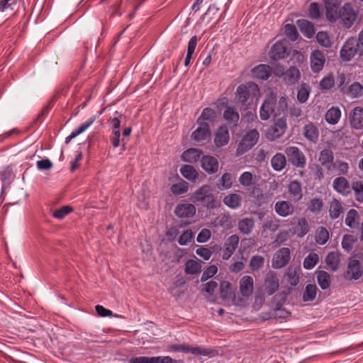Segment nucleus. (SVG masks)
I'll list each match as a JSON object with an SVG mask.
<instances>
[{
  "label": "nucleus",
  "mask_w": 363,
  "mask_h": 363,
  "mask_svg": "<svg viewBox=\"0 0 363 363\" xmlns=\"http://www.w3.org/2000/svg\"><path fill=\"white\" fill-rule=\"evenodd\" d=\"M191 200L198 206L213 210L220 206V201L213 192L211 185L204 184L196 189L191 196Z\"/></svg>",
  "instance_id": "1"
},
{
  "label": "nucleus",
  "mask_w": 363,
  "mask_h": 363,
  "mask_svg": "<svg viewBox=\"0 0 363 363\" xmlns=\"http://www.w3.org/2000/svg\"><path fill=\"white\" fill-rule=\"evenodd\" d=\"M259 93L258 85L255 82H248L237 87L235 98L238 103L245 105L249 99H253Z\"/></svg>",
  "instance_id": "2"
},
{
  "label": "nucleus",
  "mask_w": 363,
  "mask_h": 363,
  "mask_svg": "<svg viewBox=\"0 0 363 363\" xmlns=\"http://www.w3.org/2000/svg\"><path fill=\"white\" fill-rule=\"evenodd\" d=\"M168 350L174 352H181L184 353L190 352L194 355L208 356L209 357H213L218 354V351L214 349L203 348L201 347H192L186 344L172 345L169 346Z\"/></svg>",
  "instance_id": "3"
},
{
  "label": "nucleus",
  "mask_w": 363,
  "mask_h": 363,
  "mask_svg": "<svg viewBox=\"0 0 363 363\" xmlns=\"http://www.w3.org/2000/svg\"><path fill=\"white\" fill-rule=\"evenodd\" d=\"M286 118L283 116L275 120L273 125L266 130V137L270 141H274L281 138L286 131Z\"/></svg>",
  "instance_id": "4"
},
{
  "label": "nucleus",
  "mask_w": 363,
  "mask_h": 363,
  "mask_svg": "<svg viewBox=\"0 0 363 363\" xmlns=\"http://www.w3.org/2000/svg\"><path fill=\"white\" fill-rule=\"evenodd\" d=\"M285 154L289 162L296 168H304L306 158L303 152L296 146H290L285 149Z\"/></svg>",
  "instance_id": "5"
},
{
  "label": "nucleus",
  "mask_w": 363,
  "mask_h": 363,
  "mask_svg": "<svg viewBox=\"0 0 363 363\" xmlns=\"http://www.w3.org/2000/svg\"><path fill=\"white\" fill-rule=\"evenodd\" d=\"M357 14L352 3L347 2L341 8L339 19L341 20L345 28H350L354 23Z\"/></svg>",
  "instance_id": "6"
},
{
  "label": "nucleus",
  "mask_w": 363,
  "mask_h": 363,
  "mask_svg": "<svg viewBox=\"0 0 363 363\" xmlns=\"http://www.w3.org/2000/svg\"><path fill=\"white\" fill-rule=\"evenodd\" d=\"M290 54V51L287 48V42L286 40H280L277 41L271 48L269 52L270 59L272 61H279L286 58Z\"/></svg>",
  "instance_id": "7"
},
{
  "label": "nucleus",
  "mask_w": 363,
  "mask_h": 363,
  "mask_svg": "<svg viewBox=\"0 0 363 363\" xmlns=\"http://www.w3.org/2000/svg\"><path fill=\"white\" fill-rule=\"evenodd\" d=\"M259 137V132L256 129L247 131L238 144V150L241 153L246 152L256 145Z\"/></svg>",
  "instance_id": "8"
},
{
  "label": "nucleus",
  "mask_w": 363,
  "mask_h": 363,
  "mask_svg": "<svg viewBox=\"0 0 363 363\" xmlns=\"http://www.w3.org/2000/svg\"><path fill=\"white\" fill-rule=\"evenodd\" d=\"M324 3L327 19L332 23L337 21L341 11V1L340 0H324Z\"/></svg>",
  "instance_id": "9"
},
{
  "label": "nucleus",
  "mask_w": 363,
  "mask_h": 363,
  "mask_svg": "<svg viewBox=\"0 0 363 363\" xmlns=\"http://www.w3.org/2000/svg\"><path fill=\"white\" fill-rule=\"evenodd\" d=\"M129 363H182V360L172 359L169 356L136 357L128 360Z\"/></svg>",
  "instance_id": "10"
},
{
  "label": "nucleus",
  "mask_w": 363,
  "mask_h": 363,
  "mask_svg": "<svg viewBox=\"0 0 363 363\" xmlns=\"http://www.w3.org/2000/svg\"><path fill=\"white\" fill-rule=\"evenodd\" d=\"M290 259V249L288 247H282L275 252L272 259V267L274 269H281L289 262Z\"/></svg>",
  "instance_id": "11"
},
{
  "label": "nucleus",
  "mask_w": 363,
  "mask_h": 363,
  "mask_svg": "<svg viewBox=\"0 0 363 363\" xmlns=\"http://www.w3.org/2000/svg\"><path fill=\"white\" fill-rule=\"evenodd\" d=\"M277 97L272 94L267 96L259 110V116L262 121L268 120L272 113L274 111L276 106Z\"/></svg>",
  "instance_id": "12"
},
{
  "label": "nucleus",
  "mask_w": 363,
  "mask_h": 363,
  "mask_svg": "<svg viewBox=\"0 0 363 363\" xmlns=\"http://www.w3.org/2000/svg\"><path fill=\"white\" fill-rule=\"evenodd\" d=\"M340 58L343 62H350L357 55L356 46L354 45V37L349 38L343 44L340 52Z\"/></svg>",
  "instance_id": "13"
},
{
  "label": "nucleus",
  "mask_w": 363,
  "mask_h": 363,
  "mask_svg": "<svg viewBox=\"0 0 363 363\" xmlns=\"http://www.w3.org/2000/svg\"><path fill=\"white\" fill-rule=\"evenodd\" d=\"M325 63V55L319 50H314L310 55V65L313 73H319Z\"/></svg>",
  "instance_id": "14"
},
{
  "label": "nucleus",
  "mask_w": 363,
  "mask_h": 363,
  "mask_svg": "<svg viewBox=\"0 0 363 363\" xmlns=\"http://www.w3.org/2000/svg\"><path fill=\"white\" fill-rule=\"evenodd\" d=\"M198 128L191 133V139L196 143H203L211 137V128L207 122L197 123Z\"/></svg>",
  "instance_id": "15"
},
{
  "label": "nucleus",
  "mask_w": 363,
  "mask_h": 363,
  "mask_svg": "<svg viewBox=\"0 0 363 363\" xmlns=\"http://www.w3.org/2000/svg\"><path fill=\"white\" fill-rule=\"evenodd\" d=\"M264 286L266 292L271 296L277 292L279 287V280L275 272L269 270L264 277Z\"/></svg>",
  "instance_id": "16"
},
{
  "label": "nucleus",
  "mask_w": 363,
  "mask_h": 363,
  "mask_svg": "<svg viewBox=\"0 0 363 363\" xmlns=\"http://www.w3.org/2000/svg\"><path fill=\"white\" fill-rule=\"evenodd\" d=\"M363 274V269L359 261L355 258H350L347 269L346 271V277L349 279H359Z\"/></svg>",
  "instance_id": "17"
},
{
  "label": "nucleus",
  "mask_w": 363,
  "mask_h": 363,
  "mask_svg": "<svg viewBox=\"0 0 363 363\" xmlns=\"http://www.w3.org/2000/svg\"><path fill=\"white\" fill-rule=\"evenodd\" d=\"M333 187L338 194L348 196L352 193V184L345 177H336L333 182Z\"/></svg>",
  "instance_id": "18"
},
{
  "label": "nucleus",
  "mask_w": 363,
  "mask_h": 363,
  "mask_svg": "<svg viewBox=\"0 0 363 363\" xmlns=\"http://www.w3.org/2000/svg\"><path fill=\"white\" fill-rule=\"evenodd\" d=\"M239 241L240 238L236 234L230 235L225 240L223 250V259L228 260L233 255L238 247Z\"/></svg>",
  "instance_id": "19"
},
{
  "label": "nucleus",
  "mask_w": 363,
  "mask_h": 363,
  "mask_svg": "<svg viewBox=\"0 0 363 363\" xmlns=\"http://www.w3.org/2000/svg\"><path fill=\"white\" fill-rule=\"evenodd\" d=\"M230 140V133L226 125H220L214 135V145L216 147L226 145Z\"/></svg>",
  "instance_id": "20"
},
{
  "label": "nucleus",
  "mask_w": 363,
  "mask_h": 363,
  "mask_svg": "<svg viewBox=\"0 0 363 363\" xmlns=\"http://www.w3.org/2000/svg\"><path fill=\"white\" fill-rule=\"evenodd\" d=\"M201 167L208 174H213L218 170L219 162L217 158L211 155H203L201 159Z\"/></svg>",
  "instance_id": "21"
},
{
  "label": "nucleus",
  "mask_w": 363,
  "mask_h": 363,
  "mask_svg": "<svg viewBox=\"0 0 363 363\" xmlns=\"http://www.w3.org/2000/svg\"><path fill=\"white\" fill-rule=\"evenodd\" d=\"M251 73L254 79L266 81L272 76V71L269 65L260 64L252 68Z\"/></svg>",
  "instance_id": "22"
},
{
  "label": "nucleus",
  "mask_w": 363,
  "mask_h": 363,
  "mask_svg": "<svg viewBox=\"0 0 363 363\" xmlns=\"http://www.w3.org/2000/svg\"><path fill=\"white\" fill-rule=\"evenodd\" d=\"M351 127L356 130L363 129V108L357 106L350 113Z\"/></svg>",
  "instance_id": "23"
},
{
  "label": "nucleus",
  "mask_w": 363,
  "mask_h": 363,
  "mask_svg": "<svg viewBox=\"0 0 363 363\" xmlns=\"http://www.w3.org/2000/svg\"><path fill=\"white\" fill-rule=\"evenodd\" d=\"M175 215L180 218H189L196 213V207L191 203H179L174 209Z\"/></svg>",
  "instance_id": "24"
},
{
  "label": "nucleus",
  "mask_w": 363,
  "mask_h": 363,
  "mask_svg": "<svg viewBox=\"0 0 363 363\" xmlns=\"http://www.w3.org/2000/svg\"><path fill=\"white\" fill-rule=\"evenodd\" d=\"M275 212L281 217H287L294 212V207L289 201H279L274 205Z\"/></svg>",
  "instance_id": "25"
},
{
  "label": "nucleus",
  "mask_w": 363,
  "mask_h": 363,
  "mask_svg": "<svg viewBox=\"0 0 363 363\" xmlns=\"http://www.w3.org/2000/svg\"><path fill=\"white\" fill-rule=\"evenodd\" d=\"M303 135L308 141L316 143L319 138V130L313 123L308 122L303 128Z\"/></svg>",
  "instance_id": "26"
},
{
  "label": "nucleus",
  "mask_w": 363,
  "mask_h": 363,
  "mask_svg": "<svg viewBox=\"0 0 363 363\" xmlns=\"http://www.w3.org/2000/svg\"><path fill=\"white\" fill-rule=\"evenodd\" d=\"M224 120L232 126V128L237 127L240 120V115L233 106H227L223 112Z\"/></svg>",
  "instance_id": "27"
},
{
  "label": "nucleus",
  "mask_w": 363,
  "mask_h": 363,
  "mask_svg": "<svg viewBox=\"0 0 363 363\" xmlns=\"http://www.w3.org/2000/svg\"><path fill=\"white\" fill-rule=\"evenodd\" d=\"M254 280L251 276L245 275L240 280V290L244 297H249L253 292Z\"/></svg>",
  "instance_id": "28"
},
{
  "label": "nucleus",
  "mask_w": 363,
  "mask_h": 363,
  "mask_svg": "<svg viewBox=\"0 0 363 363\" xmlns=\"http://www.w3.org/2000/svg\"><path fill=\"white\" fill-rule=\"evenodd\" d=\"M288 192L294 201L301 200L303 197L301 182L297 179L291 181L288 185Z\"/></svg>",
  "instance_id": "29"
},
{
  "label": "nucleus",
  "mask_w": 363,
  "mask_h": 363,
  "mask_svg": "<svg viewBox=\"0 0 363 363\" xmlns=\"http://www.w3.org/2000/svg\"><path fill=\"white\" fill-rule=\"evenodd\" d=\"M202 155L203 151L201 150L196 148H189L182 153V158L185 162L194 163L201 159L203 156Z\"/></svg>",
  "instance_id": "30"
},
{
  "label": "nucleus",
  "mask_w": 363,
  "mask_h": 363,
  "mask_svg": "<svg viewBox=\"0 0 363 363\" xmlns=\"http://www.w3.org/2000/svg\"><path fill=\"white\" fill-rule=\"evenodd\" d=\"M300 78L301 73L299 69L295 66H291L284 72L283 79L288 84H294Z\"/></svg>",
  "instance_id": "31"
},
{
  "label": "nucleus",
  "mask_w": 363,
  "mask_h": 363,
  "mask_svg": "<svg viewBox=\"0 0 363 363\" xmlns=\"http://www.w3.org/2000/svg\"><path fill=\"white\" fill-rule=\"evenodd\" d=\"M297 25L300 31L308 38H311L315 33L314 26L309 21L306 19H299L297 21Z\"/></svg>",
  "instance_id": "32"
},
{
  "label": "nucleus",
  "mask_w": 363,
  "mask_h": 363,
  "mask_svg": "<svg viewBox=\"0 0 363 363\" xmlns=\"http://www.w3.org/2000/svg\"><path fill=\"white\" fill-rule=\"evenodd\" d=\"M242 196L238 194H229L223 198V203L231 209H237L241 205Z\"/></svg>",
  "instance_id": "33"
},
{
  "label": "nucleus",
  "mask_w": 363,
  "mask_h": 363,
  "mask_svg": "<svg viewBox=\"0 0 363 363\" xmlns=\"http://www.w3.org/2000/svg\"><path fill=\"white\" fill-rule=\"evenodd\" d=\"M238 227L243 235H249L255 227V220L252 218H243L238 221Z\"/></svg>",
  "instance_id": "34"
},
{
  "label": "nucleus",
  "mask_w": 363,
  "mask_h": 363,
  "mask_svg": "<svg viewBox=\"0 0 363 363\" xmlns=\"http://www.w3.org/2000/svg\"><path fill=\"white\" fill-rule=\"evenodd\" d=\"M271 165L274 170L280 172L284 169L286 165V159L283 153H276L271 160Z\"/></svg>",
  "instance_id": "35"
},
{
  "label": "nucleus",
  "mask_w": 363,
  "mask_h": 363,
  "mask_svg": "<svg viewBox=\"0 0 363 363\" xmlns=\"http://www.w3.org/2000/svg\"><path fill=\"white\" fill-rule=\"evenodd\" d=\"M325 261L328 269L332 271H337L340 267V254L337 252H330L327 255Z\"/></svg>",
  "instance_id": "36"
},
{
  "label": "nucleus",
  "mask_w": 363,
  "mask_h": 363,
  "mask_svg": "<svg viewBox=\"0 0 363 363\" xmlns=\"http://www.w3.org/2000/svg\"><path fill=\"white\" fill-rule=\"evenodd\" d=\"M340 116V109L337 106H333L327 111L325 118L328 123L335 125L338 123Z\"/></svg>",
  "instance_id": "37"
},
{
  "label": "nucleus",
  "mask_w": 363,
  "mask_h": 363,
  "mask_svg": "<svg viewBox=\"0 0 363 363\" xmlns=\"http://www.w3.org/2000/svg\"><path fill=\"white\" fill-rule=\"evenodd\" d=\"M95 119V117H91L89 118L86 122L81 124L77 129L72 131L71 134L65 138V143H69L73 138L84 132L89 126L92 125Z\"/></svg>",
  "instance_id": "38"
},
{
  "label": "nucleus",
  "mask_w": 363,
  "mask_h": 363,
  "mask_svg": "<svg viewBox=\"0 0 363 363\" xmlns=\"http://www.w3.org/2000/svg\"><path fill=\"white\" fill-rule=\"evenodd\" d=\"M182 175L189 181L196 182L199 177V174L195 168L189 164H184L180 168Z\"/></svg>",
  "instance_id": "39"
},
{
  "label": "nucleus",
  "mask_w": 363,
  "mask_h": 363,
  "mask_svg": "<svg viewBox=\"0 0 363 363\" xmlns=\"http://www.w3.org/2000/svg\"><path fill=\"white\" fill-rule=\"evenodd\" d=\"M201 263L199 259H189L185 264V272L187 274H196L201 272Z\"/></svg>",
  "instance_id": "40"
},
{
  "label": "nucleus",
  "mask_w": 363,
  "mask_h": 363,
  "mask_svg": "<svg viewBox=\"0 0 363 363\" xmlns=\"http://www.w3.org/2000/svg\"><path fill=\"white\" fill-rule=\"evenodd\" d=\"M317 281L320 287L323 290H325L329 288L330 284V274L323 270H317Z\"/></svg>",
  "instance_id": "41"
},
{
  "label": "nucleus",
  "mask_w": 363,
  "mask_h": 363,
  "mask_svg": "<svg viewBox=\"0 0 363 363\" xmlns=\"http://www.w3.org/2000/svg\"><path fill=\"white\" fill-rule=\"evenodd\" d=\"M334 160V154L329 148H325L320 152L318 161L322 166L328 167Z\"/></svg>",
  "instance_id": "42"
},
{
  "label": "nucleus",
  "mask_w": 363,
  "mask_h": 363,
  "mask_svg": "<svg viewBox=\"0 0 363 363\" xmlns=\"http://www.w3.org/2000/svg\"><path fill=\"white\" fill-rule=\"evenodd\" d=\"M353 98L361 96L363 94V86L359 82L352 83L343 93Z\"/></svg>",
  "instance_id": "43"
},
{
  "label": "nucleus",
  "mask_w": 363,
  "mask_h": 363,
  "mask_svg": "<svg viewBox=\"0 0 363 363\" xmlns=\"http://www.w3.org/2000/svg\"><path fill=\"white\" fill-rule=\"evenodd\" d=\"M359 214L354 209H350L345 218V224L350 228H356L359 225Z\"/></svg>",
  "instance_id": "44"
},
{
  "label": "nucleus",
  "mask_w": 363,
  "mask_h": 363,
  "mask_svg": "<svg viewBox=\"0 0 363 363\" xmlns=\"http://www.w3.org/2000/svg\"><path fill=\"white\" fill-rule=\"evenodd\" d=\"M318 291V289L316 285L312 284H307L303 294V301L304 302L313 301L316 297Z\"/></svg>",
  "instance_id": "45"
},
{
  "label": "nucleus",
  "mask_w": 363,
  "mask_h": 363,
  "mask_svg": "<svg viewBox=\"0 0 363 363\" xmlns=\"http://www.w3.org/2000/svg\"><path fill=\"white\" fill-rule=\"evenodd\" d=\"M216 118V113L214 109L207 107L203 108L201 116L197 119V123L213 122Z\"/></svg>",
  "instance_id": "46"
},
{
  "label": "nucleus",
  "mask_w": 363,
  "mask_h": 363,
  "mask_svg": "<svg viewBox=\"0 0 363 363\" xmlns=\"http://www.w3.org/2000/svg\"><path fill=\"white\" fill-rule=\"evenodd\" d=\"M343 212V208L341 203L337 200L333 201L330 204L329 215L332 219L337 218Z\"/></svg>",
  "instance_id": "47"
},
{
  "label": "nucleus",
  "mask_w": 363,
  "mask_h": 363,
  "mask_svg": "<svg viewBox=\"0 0 363 363\" xmlns=\"http://www.w3.org/2000/svg\"><path fill=\"white\" fill-rule=\"evenodd\" d=\"M352 191L354 192V199L359 203H363V182L354 181L352 182Z\"/></svg>",
  "instance_id": "48"
},
{
  "label": "nucleus",
  "mask_w": 363,
  "mask_h": 363,
  "mask_svg": "<svg viewBox=\"0 0 363 363\" xmlns=\"http://www.w3.org/2000/svg\"><path fill=\"white\" fill-rule=\"evenodd\" d=\"M239 182L244 187L249 188L255 184V177L250 172H245L240 176Z\"/></svg>",
  "instance_id": "49"
},
{
  "label": "nucleus",
  "mask_w": 363,
  "mask_h": 363,
  "mask_svg": "<svg viewBox=\"0 0 363 363\" xmlns=\"http://www.w3.org/2000/svg\"><path fill=\"white\" fill-rule=\"evenodd\" d=\"M235 177L234 175L230 172H225L220 179V183L221 185V188L218 186L220 189H230L233 186V181Z\"/></svg>",
  "instance_id": "50"
},
{
  "label": "nucleus",
  "mask_w": 363,
  "mask_h": 363,
  "mask_svg": "<svg viewBox=\"0 0 363 363\" xmlns=\"http://www.w3.org/2000/svg\"><path fill=\"white\" fill-rule=\"evenodd\" d=\"M264 264V258L259 255H253L250 261V268L252 272H258Z\"/></svg>",
  "instance_id": "51"
},
{
  "label": "nucleus",
  "mask_w": 363,
  "mask_h": 363,
  "mask_svg": "<svg viewBox=\"0 0 363 363\" xmlns=\"http://www.w3.org/2000/svg\"><path fill=\"white\" fill-rule=\"evenodd\" d=\"M309 232V225L306 218H301L296 227V233L299 238H303Z\"/></svg>",
  "instance_id": "52"
},
{
  "label": "nucleus",
  "mask_w": 363,
  "mask_h": 363,
  "mask_svg": "<svg viewBox=\"0 0 363 363\" xmlns=\"http://www.w3.org/2000/svg\"><path fill=\"white\" fill-rule=\"evenodd\" d=\"M329 240V233L324 227H319L315 233V242L318 245H323Z\"/></svg>",
  "instance_id": "53"
},
{
  "label": "nucleus",
  "mask_w": 363,
  "mask_h": 363,
  "mask_svg": "<svg viewBox=\"0 0 363 363\" xmlns=\"http://www.w3.org/2000/svg\"><path fill=\"white\" fill-rule=\"evenodd\" d=\"M189 184L182 180L181 182L174 184L171 186L170 190L174 195H181L188 191Z\"/></svg>",
  "instance_id": "54"
},
{
  "label": "nucleus",
  "mask_w": 363,
  "mask_h": 363,
  "mask_svg": "<svg viewBox=\"0 0 363 363\" xmlns=\"http://www.w3.org/2000/svg\"><path fill=\"white\" fill-rule=\"evenodd\" d=\"M319 261L318 255L315 252L310 253L303 260V267L306 269H313Z\"/></svg>",
  "instance_id": "55"
},
{
  "label": "nucleus",
  "mask_w": 363,
  "mask_h": 363,
  "mask_svg": "<svg viewBox=\"0 0 363 363\" xmlns=\"http://www.w3.org/2000/svg\"><path fill=\"white\" fill-rule=\"evenodd\" d=\"M316 40L319 45L325 48H328L331 46L332 42L330 38L325 31H319L316 34Z\"/></svg>",
  "instance_id": "56"
},
{
  "label": "nucleus",
  "mask_w": 363,
  "mask_h": 363,
  "mask_svg": "<svg viewBox=\"0 0 363 363\" xmlns=\"http://www.w3.org/2000/svg\"><path fill=\"white\" fill-rule=\"evenodd\" d=\"M284 33L291 41H295L298 38V30L294 24H286L284 26Z\"/></svg>",
  "instance_id": "57"
},
{
  "label": "nucleus",
  "mask_w": 363,
  "mask_h": 363,
  "mask_svg": "<svg viewBox=\"0 0 363 363\" xmlns=\"http://www.w3.org/2000/svg\"><path fill=\"white\" fill-rule=\"evenodd\" d=\"M310 94V88L306 84L302 85L298 90L297 99L300 103H305L308 100Z\"/></svg>",
  "instance_id": "58"
},
{
  "label": "nucleus",
  "mask_w": 363,
  "mask_h": 363,
  "mask_svg": "<svg viewBox=\"0 0 363 363\" xmlns=\"http://www.w3.org/2000/svg\"><path fill=\"white\" fill-rule=\"evenodd\" d=\"M323 206V202L320 199H313L308 204V209L312 213L320 212Z\"/></svg>",
  "instance_id": "59"
},
{
  "label": "nucleus",
  "mask_w": 363,
  "mask_h": 363,
  "mask_svg": "<svg viewBox=\"0 0 363 363\" xmlns=\"http://www.w3.org/2000/svg\"><path fill=\"white\" fill-rule=\"evenodd\" d=\"M334 77L332 74L324 77L320 82V87L323 90H329L334 86Z\"/></svg>",
  "instance_id": "60"
},
{
  "label": "nucleus",
  "mask_w": 363,
  "mask_h": 363,
  "mask_svg": "<svg viewBox=\"0 0 363 363\" xmlns=\"http://www.w3.org/2000/svg\"><path fill=\"white\" fill-rule=\"evenodd\" d=\"M218 272V267L215 264L210 265L203 272L201 281L204 282L212 278Z\"/></svg>",
  "instance_id": "61"
},
{
  "label": "nucleus",
  "mask_w": 363,
  "mask_h": 363,
  "mask_svg": "<svg viewBox=\"0 0 363 363\" xmlns=\"http://www.w3.org/2000/svg\"><path fill=\"white\" fill-rule=\"evenodd\" d=\"M73 208L69 206H64L57 209L53 213V216L57 219H62L72 211Z\"/></svg>",
  "instance_id": "62"
},
{
  "label": "nucleus",
  "mask_w": 363,
  "mask_h": 363,
  "mask_svg": "<svg viewBox=\"0 0 363 363\" xmlns=\"http://www.w3.org/2000/svg\"><path fill=\"white\" fill-rule=\"evenodd\" d=\"M194 238L191 230H185L179 238L178 242L180 245H186Z\"/></svg>",
  "instance_id": "63"
},
{
  "label": "nucleus",
  "mask_w": 363,
  "mask_h": 363,
  "mask_svg": "<svg viewBox=\"0 0 363 363\" xmlns=\"http://www.w3.org/2000/svg\"><path fill=\"white\" fill-rule=\"evenodd\" d=\"M354 45L359 57H363V29L359 33L357 38H354Z\"/></svg>",
  "instance_id": "64"
}]
</instances>
